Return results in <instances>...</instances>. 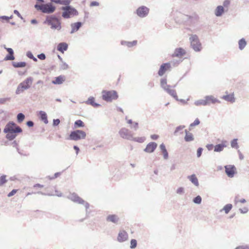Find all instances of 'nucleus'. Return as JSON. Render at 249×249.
Masks as SVG:
<instances>
[{
  "label": "nucleus",
  "mask_w": 249,
  "mask_h": 249,
  "mask_svg": "<svg viewBox=\"0 0 249 249\" xmlns=\"http://www.w3.org/2000/svg\"><path fill=\"white\" fill-rule=\"evenodd\" d=\"M149 12V9L145 6H141L137 8L136 13L140 18L146 17Z\"/></svg>",
  "instance_id": "ddd939ff"
},
{
  "label": "nucleus",
  "mask_w": 249,
  "mask_h": 249,
  "mask_svg": "<svg viewBox=\"0 0 249 249\" xmlns=\"http://www.w3.org/2000/svg\"><path fill=\"white\" fill-rule=\"evenodd\" d=\"M65 80V76L63 75H59L55 78V79L52 81V83L54 85L61 84Z\"/></svg>",
  "instance_id": "bb28decb"
},
{
  "label": "nucleus",
  "mask_w": 249,
  "mask_h": 249,
  "mask_svg": "<svg viewBox=\"0 0 249 249\" xmlns=\"http://www.w3.org/2000/svg\"><path fill=\"white\" fill-rule=\"evenodd\" d=\"M14 13L18 16V17L20 18L21 19H23V18L19 12L17 10H15L14 11Z\"/></svg>",
  "instance_id": "69168bd1"
},
{
  "label": "nucleus",
  "mask_w": 249,
  "mask_h": 249,
  "mask_svg": "<svg viewBox=\"0 0 249 249\" xmlns=\"http://www.w3.org/2000/svg\"><path fill=\"white\" fill-rule=\"evenodd\" d=\"M231 146L232 148H235L236 149H237L238 148V145L237 143V139H234L232 140L231 142Z\"/></svg>",
  "instance_id": "37998d69"
},
{
  "label": "nucleus",
  "mask_w": 249,
  "mask_h": 249,
  "mask_svg": "<svg viewBox=\"0 0 249 249\" xmlns=\"http://www.w3.org/2000/svg\"><path fill=\"white\" fill-rule=\"evenodd\" d=\"M4 48L7 51V52L8 53L6 55V56L4 58V60L7 61V60H14L15 56L14 55V53L13 50L11 48L4 47Z\"/></svg>",
  "instance_id": "6ab92c4d"
},
{
  "label": "nucleus",
  "mask_w": 249,
  "mask_h": 249,
  "mask_svg": "<svg viewBox=\"0 0 249 249\" xmlns=\"http://www.w3.org/2000/svg\"><path fill=\"white\" fill-rule=\"evenodd\" d=\"M38 115L40 120L43 122L45 124H47L48 123L47 115L45 111L42 110L38 111Z\"/></svg>",
  "instance_id": "4be33fe9"
},
{
  "label": "nucleus",
  "mask_w": 249,
  "mask_h": 249,
  "mask_svg": "<svg viewBox=\"0 0 249 249\" xmlns=\"http://www.w3.org/2000/svg\"><path fill=\"white\" fill-rule=\"evenodd\" d=\"M222 99L231 103H234L235 102V98L233 94H230L224 95L222 97Z\"/></svg>",
  "instance_id": "473e14b6"
},
{
  "label": "nucleus",
  "mask_w": 249,
  "mask_h": 249,
  "mask_svg": "<svg viewBox=\"0 0 249 249\" xmlns=\"http://www.w3.org/2000/svg\"><path fill=\"white\" fill-rule=\"evenodd\" d=\"M67 198L75 203L84 205L86 208V211H87L89 207V203L85 202L75 193H71L67 196Z\"/></svg>",
  "instance_id": "9b49d317"
},
{
  "label": "nucleus",
  "mask_w": 249,
  "mask_h": 249,
  "mask_svg": "<svg viewBox=\"0 0 249 249\" xmlns=\"http://www.w3.org/2000/svg\"><path fill=\"white\" fill-rule=\"evenodd\" d=\"M128 235L124 230L120 231L117 237V241L119 242H124L128 240Z\"/></svg>",
  "instance_id": "dca6fc26"
},
{
  "label": "nucleus",
  "mask_w": 249,
  "mask_h": 249,
  "mask_svg": "<svg viewBox=\"0 0 249 249\" xmlns=\"http://www.w3.org/2000/svg\"><path fill=\"white\" fill-rule=\"evenodd\" d=\"M163 155V157L164 160H167L169 158L168 153L167 150L161 152Z\"/></svg>",
  "instance_id": "603ef678"
},
{
  "label": "nucleus",
  "mask_w": 249,
  "mask_h": 249,
  "mask_svg": "<svg viewBox=\"0 0 249 249\" xmlns=\"http://www.w3.org/2000/svg\"><path fill=\"white\" fill-rule=\"evenodd\" d=\"M85 126L84 123L81 120H76L74 122V127L75 128L83 127Z\"/></svg>",
  "instance_id": "4c0bfd02"
},
{
  "label": "nucleus",
  "mask_w": 249,
  "mask_h": 249,
  "mask_svg": "<svg viewBox=\"0 0 249 249\" xmlns=\"http://www.w3.org/2000/svg\"><path fill=\"white\" fill-rule=\"evenodd\" d=\"M157 146L158 144L155 142H150L147 144L144 149V151L149 153H153L157 147Z\"/></svg>",
  "instance_id": "f3484780"
},
{
  "label": "nucleus",
  "mask_w": 249,
  "mask_h": 249,
  "mask_svg": "<svg viewBox=\"0 0 249 249\" xmlns=\"http://www.w3.org/2000/svg\"><path fill=\"white\" fill-rule=\"evenodd\" d=\"M131 126V128L134 129V130H137L139 128V124L137 122H134Z\"/></svg>",
  "instance_id": "3c124183"
},
{
  "label": "nucleus",
  "mask_w": 249,
  "mask_h": 249,
  "mask_svg": "<svg viewBox=\"0 0 249 249\" xmlns=\"http://www.w3.org/2000/svg\"><path fill=\"white\" fill-rule=\"evenodd\" d=\"M121 44L122 45L126 46L128 48H131V47L137 45V41L133 40V41L130 42V41L122 40L121 42Z\"/></svg>",
  "instance_id": "cd10ccee"
},
{
  "label": "nucleus",
  "mask_w": 249,
  "mask_h": 249,
  "mask_svg": "<svg viewBox=\"0 0 249 249\" xmlns=\"http://www.w3.org/2000/svg\"><path fill=\"white\" fill-rule=\"evenodd\" d=\"M185 136L184 137V140L186 142H190L194 140V137L193 134L189 132L187 129L184 131Z\"/></svg>",
  "instance_id": "393cba45"
},
{
  "label": "nucleus",
  "mask_w": 249,
  "mask_h": 249,
  "mask_svg": "<svg viewBox=\"0 0 249 249\" xmlns=\"http://www.w3.org/2000/svg\"><path fill=\"white\" fill-rule=\"evenodd\" d=\"M137 246V241L136 239H132L130 241V248L131 249H135Z\"/></svg>",
  "instance_id": "79ce46f5"
},
{
  "label": "nucleus",
  "mask_w": 249,
  "mask_h": 249,
  "mask_svg": "<svg viewBox=\"0 0 249 249\" xmlns=\"http://www.w3.org/2000/svg\"><path fill=\"white\" fill-rule=\"evenodd\" d=\"M69 68V65L65 62L62 61L60 65V69L63 70H67Z\"/></svg>",
  "instance_id": "49530a36"
},
{
  "label": "nucleus",
  "mask_w": 249,
  "mask_h": 249,
  "mask_svg": "<svg viewBox=\"0 0 249 249\" xmlns=\"http://www.w3.org/2000/svg\"><path fill=\"white\" fill-rule=\"evenodd\" d=\"M188 178L193 183L195 186H198L199 182L198 179L195 174L189 176Z\"/></svg>",
  "instance_id": "2f4dec72"
},
{
  "label": "nucleus",
  "mask_w": 249,
  "mask_h": 249,
  "mask_svg": "<svg viewBox=\"0 0 249 249\" xmlns=\"http://www.w3.org/2000/svg\"><path fill=\"white\" fill-rule=\"evenodd\" d=\"M239 210L241 213L243 214L247 213L249 211L248 208L247 207H244L243 209H239Z\"/></svg>",
  "instance_id": "4d7b16f0"
},
{
  "label": "nucleus",
  "mask_w": 249,
  "mask_h": 249,
  "mask_svg": "<svg viewBox=\"0 0 249 249\" xmlns=\"http://www.w3.org/2000/svg\"><path fill=\"white\" fill-rule=\"evenodd\" d=\"M185 51L182 48H177L175 50L172 56L173 57H181L185 54Z\"/></svg>",
  "instance_id": "412c9836"
},
{
  "label": "nucleus",
  "mask_w": 249,
  "mask_h": 249,
  "mask_svg": "<svg viewBox=\"0 0 249 249\" xmlns=\"http://www.w3.org/2000/svg\"><path fill=\"white\" fill-rule=\"evenodd\" d=\"M181 18L182 22L186 25L195 26L199 20V17L197 14L194 13L190 15H181Z\"/></svg>",
  "instance_id": "39448f33"
},
{
  "label": "nucleus",
  "mask_w": 249,
  "mask_h": 249,
  "mask_svg": "<svg viewBox=\"0 0 249 249\" xmlns=\"http://www.w3.org/2000/svg\"><path fill=\"white\" fill-rule=\"evenodd\" d=\"M227 146L224 143L217 144L214 147V151L216 152H220L222 151L225 147Z\"/></svg>",
  "instance_id": "c756f323"
},
{
  "label": "nucleus",
  "mask_w": 249,
  "mask_h": 249,
  "mask_svg": "<svg viewBox=\"0 0 249 249\" xmlns=\"http://www.w3.org/2000/svg\"><path fill=\"white\" fill-rule=\"evenodd\" d=\"M60 121L59 119H56L53 120V125L54 126H56L58 125V124H60Z\"/></svg>",
  "instance_id": "6e6d98bb"
},
{
  "label": "nucleus",
  "mask_w": 249,
  "mask_h": 249,
  "mask_svg": "<svg viewBox=\"0 0 249 249\" xmlns=\"http://www.w3.org/2000/svg\"><path fill=\"white\" fill-rule=\"evenodd\" d=\"M119 220L118 216L115 214L108 215L107 217V221L111 222L113 223L117 224Z\"/></svg>",
  "instance_id": "a878e982"
},
{
  "label": "nucleus",
  "mask_w": 249,
  "mask_h": 249,
  "mask_svg": "<svg viewBox=\"0 0 249 249\" xmlns=\"http://www.w3.org/2000/svg\"><path fill=\"white\" fill-rule=\"evenodd\" d=\"M225 172L229 178H232L235 173L236 168L233 165H228L225 166Z\"/></svg>",
  "instance_id": "2eb2a0df"
},
{
  "label": "nucleus",
  "mask_w": 249,
  "mask_h": 249,
  "mask_svg": "<svg viewBox=\"0 0 249 249\" xmlns=\"http://www.w3.org/2000/svg\"><path fill=\"white\" fill-rule=\"evenodd\" d=\"M102 94L103 100L107 102H111L112 100H116L118 98L117 92L114 90H103L102 91Z\"/></svg>",
  "instance_id": "6e6552de"
},
{
  "label": "nucleus",
  "mask_w": 249,
  "mask_h": 249,
  "mask_svg": "<svg viewBox=\"0 0 249 249\" xmlns=\"http://www.w3.org/2000/svg\"><path fill=\"white\" fill-rule=\"evenodd\" d=\"M239 49L240 50H243L247 45V42L245 38H242L238 41Z\"/></svg>",
  "instance_id": "f704fd0d"
},
{
  "label": "nucleus",
  "mask_w": 249,
  "mask_h": 249,
  "mask_svg": "<svg viewBox=\"0 0 249 249\" xmlns=\"http://www.w3.org/2000/svg\"><path fill=\"white\" fill-rule=\"evenodd\" d=\"M99 5V3L96 1H91L90 3V6H97Z\"/></svg>",
  "instance_id": "bf43d9fd"
},
{
  "label": "nucleus",
  "mask_w": 249,
  "mask_h": 249,
  "mask_svg": "<svg viewBox=\"0 0 249 249\" xmlns=\"http://www.w3.org/2000/svg\"><path fill=\"white\" fill-rule=\"evenodd\" d=\"M224 9L222 6L219 5L218 6L215 10L214 14L216 17H220L224 13Z\"/></svg>",
  "instance_id": "7c9ffc66"
},
{
  "label": "nucleus",
  "mask_w": 249,
  "mask_h": 249,
  "mask_svg": "<svg viewBox=\"0 0 249 249\" xmlns=\"http://www.w3.org/2000/svg\"><path fill=\"white\" fill-rule=\"evenodd\" d=\"M86 137V133L81 130H75L71 131L69 135V139L72 141H78L84 139Z\"/></svg>",
  "instance_id": "9d476101"
},
{
  "label": "nucleus",
  "mask_w": 249,
  "mask_h": 249,
  "mask_svg": "<svg viewBox=\"0 0 249 249\" xmlns=\"http://www.w3.org/2000/svg\"><path fill=\"white\" fill-rule=\"evenodd\" d=\"M235 249H249V244L239 246Z\"/></svg>",
  "instance_id": "de8ad7c7"
},
{
  "label": "nucleus",
  "mask_w": 249,
  "mask_h": 249,
  "mask_svg": "<svg viewBox=\"0 0 249 249\" xmlns=\"http://www.w3.org/2000/svg\"><path fill=\"white\" fill-rule=\"evenodd\" d=\"M159 137V136L156 134H153L150 136V138L151 139L154 140H157Z\"/></svg>",
  "instance_id": "774afa93"
},
{
  "label": "nucleus",
  "mask_w": 249,
  "mask_h": 249,
  "mask_svg": "<svg viewBox=\"0 0 249 249\" xmlns=\"http://www.w3.org/2000/svg\"><path fill=\"white\" fill-rule=\"evenodd\" d=\"M160 148L161 152L166 150L165 145L163 143H162L161 144H160Z\"/></svg>",
  "instance_id": "e2e57ef3"
},
{
  "label": "nucleus",
  "mask_w": 249,
  "mask_h": 249,
  "mask_svg": "<svg viewBox=\"0 0 249 249\" xmlns=\"http://www.w3.org/2000/svg\"><path fill=\"white\" fill-rule=\"evenodd\" d=\"M35 8L37 10L44 14H51L53 13L56 9V6L51 2L36 3Z\"/></svg>",
  "instance_id": "7ed1b4c3"
},
{
  "label": "nucleus",
  "mask_w": 249,
  "mask_h": 249,
  "mask_svg": "<svg viewBox=\"0 0 249 249\" xmlns=\"http://www.w3.org/2000/svg\"><path fill=\"white\" fill-rule=\"evenodd\" d=\"M25 115L22 113H19L17 116V121L19 123L22 122L25 119Z\"/></svg>",
  "instance_id": "58836bf2"
},
{
  "label": "nucleus",
  "mask_w": 249,
  "mask_h": 249,
  "mask_svg": "<svg viewBox=\"0 0 249 249\" xmlns=\"http://www.w3.org/2000/svg\"><path fill=\"white\" fill-rule=\"evenodd\" d=\"M160 87L168 93L170 96L173 97L176 100H178L176 91L175 89H171V88H174L176 87V85L171 86L167 83V79L165 77L162 78L160 80Z\"/></svg>",
  "instance_id": "20e7f679"
},
{
  "label": "nucleus",
  "mask_w": 249,
  "mask_h": 249,
  "mask_svg": "<svg viewBox=\"0 0 249 249\" xmlns=\"http://www.w3.org/2000/svg\"><path fill=\"white\" fill-rule=\"evenodd\" d=\"M85 103L87 105H90L94 107H98L101 105L95 102V98L92 96L89 97L88 100L85 101Z\"/></svg>",
  "instance_id": "5701e85b"
},
{
  "label": "nucleus",
  "mask_w": 249,
  "mask_h": 249,
  "mask_svg": "<svg viewBox=\"0 0 249 249\" xmlns=\"http://www.w3.org/2000/svg\"><path fill=\"white\" fill-rule=\"evenodd\" d=\"M37 58L40 60H44L46 58V55L44 53H41L37 55Z\"/></svg>",
  "instance_id": "5fc2aeb1"
},
{
  "label": "nucleus",
  "mask_w": 249,
  "mask_h": 249,
  "mask_svg": "<svg viewBox=\"0 0 249 249\" xmlns=\"http://www.w3.org/2000/svg\"><path fill=\"white\" fill-rule=\"evenodd\" d=\"M33 81V78L32 77H27L18 85L16 90V93L19 94L23 92L24 90L29 89L32 85Z\"/></svg>",
  "instance_id": "423d86ee"
},
{
  "label": "nucleus",
  "mask_w": 249,
  "mask_h": 249,
  "mask_svg": "<svg viewBox=\"0 0 249 249\" xmlns=\"http://www.w3.org/2000/svg\"><path fill=\"white\" fill-rule=\"evenodd\" d=\"M203 149L202 147H199L197 150V157L199 158L201 155L203 151Z\"/></svg>",
  "instance_id": "864d4df0"
},
{
  "label": "nucleus",
  "mask_w": 249,
  "mask_h": 249,
  "mask_svg": "<svg viewBox=\"0 0 249 249\" xmlns=\"http://www.w3.org/2000/svg\"><path fill=\"white\" fill-rule=\"evenodd\" d=\"M176 193L178 194L182 195L184 193V189L183 187H180L177 189Z\"/></svg>",
  "instance_id": "09e8293b"
},
{
  "label": "nucleus",
  "mask_w": 249,
  "mask_h": 249,
  "mask_svg": "<svg viewBox=\"0 0 249 249\" xmlns=\"http://www.w3.org/2000/svg\"><path fill=\"white\" fill-rule=\"evenodd\" d=\"M71 1V0H61V4L65 5V6H71L70 4Z\"/></svg>",
  "instance_id": "a18cd8bd"
},
{
  "label": "nucleus",
  "mask_w": 249,
  "mask_h": 249,
  "mask_svg": "<svg viewBox=\"0 0 249 249\" xmlns=\"http://www.w3.org/2000/svg\"><path fill=\"white\" fill-rule=\"evenodd\" d=\"M192 48L196 52H200L202 49L201 44L198 37L196 35H192L189 38Z\"/></svg>",
  "instance_id": "1a4fd4ad"
},
{
  "label": "nucleus",
  "mask_w": 249,
  "mask_h": 249,
  "mask_svg": "<svg viewBox=\"0 0 249 249\" xmlns=\"http://www.w3.org/2000/svg\"><path fill=\"white\" fill-rule=\"evenodd\" d=\"M213 147L214 146L213 144H208L206 145V147L209 151L212 150Z\"/></svg>",
  "instance_id": "338daca9"
},
{
  "label": "nucleus",
  "mask_w": 249,
  "mask_h": 249,
  "mask_svg": "<svg viewBox=\"0 0 249 249\" xmlns=\"http://www.w3.org/2000/svg\"><path fill=\"white\" fill-rule=\"evenodd\" d=\"M26 125L29 127H33L34 125V123L32 121H28L26 122Z\"/></svg>",
  "instance_id": "052dcab7"
},
{
  "label": "nucleus",
  "mask_w": 249,
  "mask_h": 249,
  "mask_svg": "<svg viewBox=\"0 0 249 249\" xmlns=\"http://www.w3.org/2000/svg\"><path fill=\"white\" fill-rule=\"evenodd\" d=\"M232 208V205L231 204H226L221 210L220 211H224L225 213L227 214L231 210Z\"/></svg>",
  "instance_id": "e433bc0d"
},
{
  "label": "nucleus",
  "mask_w": 249,
  "mask_h": 249,
  "mask_svg": "<svg viewBox=\"0 0 249 249\" xmlns=\"http://www.w3.org/2000/svg\"><path fill=\"white\" fill-rule=\"evenodd\" d=\"M82 23L80 21H78L73 23H71V31L70 33L71 34H73L74 33L78 31L79 29L82 27Z\"/></svg>",
  "instance_id": "aec40b11"
},
{
  "label": "nucleus",
  "mask_w": 249,
  "mask_h": 249,
  "mask_svg": "<svg viewBox=\"0 0 249 249\" xmlns=\"http://www.w3.org/2000/svg\"><path fill=\"white\" fill-rule=\"evenodd\" d=\"M6 177L5 175H2L0 177V186L3 185L7 181Z\"/></svg>",
  "instance_id": "c03bdc74"
},
{
  "label": "nucleus",
  "mask_w": 249,
  "mask_h": 249,
  "mask_svg": "<svg viewBox=\"0 0 249 249\" xmlns=\"http://www.w3.org/2000/svg\"><path fill=\"white\" fill-rule=\"evenodd\" d=\"M22 132V128L13 121L9 122L5 126L3 132L6 134L5 138L8 141H13L18 135V134Z\"/></svg>",
  "instance_id": "f257e3e1"
},
{
  "label": "nucleus",
  "mask_w": 249,
  "mask_h": 249,
  "mask_svg": "<svg viewBox=\"0 0 249 249\" xmlns=\"http://www.w3.org/2000/svg\"><path fill=\"white\" fill-rule=\"evenodd\" d=\"M17 192V190L13 189L7 195L8 197H11L14 196Z\"/></svg>",
  "instance_id": "13d9d810"
},
{
  "label": "nucleus",
  "mask_w": 249,
  "mask_h": 249,
  "mask_svg": "<svg viewBox=\"0 0 249 249\" xmlns=\"http://www.w3.org/2000/svg\"><path fill=\"white\" fill-rule=\"evenodd\" d=\"M195 105L196 106H207V102L206 101V99L204 98V99L198 100L196 101L194 103Z\"/></svg>",
  "instance_id": "c9c22d12"
},
{
  "label": "nucleus",
  "mask_w": 249,
  "mask_h": 249,
  "mask_svg": "<svg viewBox=\"0 0 249 249\" xmlns=\"http://www.w3.org/2000/svg\"><path fill=\"white\" fill-rule=\"evenodd\" d=\"M26 56L30 59H32L34 56L31 51H28L26 53Z\"/></svg>",
  "instance_id": "680f3d73"
},
{
  "label": "nucleus",
  "mask_w": 249,
  "mask_h": 249,
  "mask_svg": "<svg viewBox=\"0 0 249 249\" xmlns=\"http://www.w3.org/2000/svg\"><path fill=\"white\" fill-rule=\"evenodd\" d=\"M171 68V65L170 63L167 62L162 64L158 72V74L160 76H162L166 71H170Z\"/></svg>",
  "instance_id": "4468645a"
},
{
  "label": "nucleus",
  "mask_w": 249,
  "mask_h": 249,
  "mask_svg": "<svg viewBox=\"0 0 249 249\" xmlns=\"http://www.w3.org/2000/svg\"><path fill=\"white\" fill-rule=\"evenodd\" d=\"M200 124V121L198 118H196L195 121L190 124V127H193L194 126Z\"/></svg>",
  "instance_id": "8fccbe9b"
},
{
  "label": "nucleus",
  "mask_w": 249,
  "mask_h": 249,
  "mask_svg": "<svg viewBox=\"0 0 249 249\" xmlns=\"http://www.w3.org/2000/svg\"><path fill=\"white\" fill-rule=\"evenodd\" d=\"M204 98L207 102V106L210 105L211 104L220 103V101L213 95L206 96L204 97Z\"/></svg>",
  "instance_id": "a211bd4d"
},
{
  "label": "nucleus",
  "mask_w": 249,
  "mask_h": 249,
  "mask_svg": "<svg viewBox=\"0 0 249 249\" xmlns=\"http://www.w3.org/2000/svg\"><path fill=\"white\" fill-rule=\"evenodd\" d=\"M202 201V198L200 196H197L194 197L193 199V202L197 204H200Z\"/></svg>",
  "instance_id": "a19ab883"
},
{
  "label": "nucleus",
  "mask_w": 249,
  "mask_h": 249,
  "mask_svg": "<svg viewBox=\"0 0 249 249\" xmlns=\"http://www.w3.org/2000/svg\"><path fill=\"white\" fill-rule=\"evenodd\" d=\"M61 9L63 11L62 17L64 18H69L71 16H77L78 12L71 6H62Z\"/></svg>",
  "instance_id": "0eeeda50"
},
{
  "label": "nucleus",
  "mask_w": 249,
  "mask_h": 249,
  "mask_svg": "<svg viewBox=\"0 0 249 249\" xmlns=\"http://www.w3.org/2000/svg\"><path fill=\"white\" fill-rule=\"evenodd\" d=\"M185 127V126L184 125H181L177 126L174 132V135L178 136L179 134H183V129Z\"/></svg>",
  "instance_id": "c85d7f7f"
},
{
  "label": "nucleus",
  "mask_w": 249,
  "mask_h": 249,
  "mask_svg": "<svg viewBox=\"0 0 249 249\" xmlns=\"http://www.w3.org/2000/svg\"><path fill=\"white\" fill-rule=\"evenodd\" d=\"M119 133L120 136L124 139L132 141L133 139V134L131 131L126 128H121Z\"/></svg>",
  "instance_id": "f8f14e48"
},
{
  "label": "nucleus",
  "mask_w": 249,
  "mask_h": 249,
  "mask_svg": "<svg viewBox=\"0 0 249 249\" xmlns=\"http://www.w3.org/2000/svg\"><path fill=\"white\" fill-rule=\"evenodd\" d=\"M9 99L8 98H0V104H4Z\"/></svg>",
  "instance_id": "0e129e2a"
},
{
  "label": "nucleus",
  "mask_w": 249,
  "mask_h": 249,
  "mask_svg": "<svg viewBox=\"0 0 249 249\" xmlns=\"http://www.w3.org/2000/svg\"><path fill=\"white\" fill-rule=\"evenodd\" d=\"M145 139H146V138L144 137H135V138H134L133 137V139L132 140V141L136 142H138L139 143H142L145 141Z\"/></svg>",
  "instance_id": "ea45409f"
},
{
  "label": "nucleus",
  "mask_w": 249,
  "mask_h": 249,
  "mask_svg": "<svg viewBox=\"0 0 249 249\" xmlns=\"http://www.w3.org/2000/svg\"><path fill=\"white\" fill-rule=\"evenodd\" d=\"M43 23L50 26V28L52 30L59 31L62 28L61 18L56 17L55 15L47 16Z\"/></svg>",
  "instance_id": "f03ea898"
},
{
  "label": "nucleus",
  "mask_w": 249,
  "mask_h": 249,
  "mask_svg": "<svg viewBox=\"0 0 249 249\" xmlns=\"http://www.w3.org/2000/svg\"><path fill=\"white\" fill-rule=\"evenodd\" d=\"M27 65V63L25 62H12V66L16 68H23L26 67Z\"/></svg>",
  "instance_id": "72a5a7b5"
},
{
  "label": "nucleus",
  "mask_w": 249,
  "mask_h": 249,
  "mask_svg": "<svg viewBox=\"0 0 249 249\" xmlns=\"http://www.w3.org/2000/svg\"><path fill=\"white\" fill-rule=\"evenodd\" d=\"M68 49V45L66 42L59 43L57 46V50L62 53H64Z\"/></svg>",
  "instance_id": "b1692460"
}]
</instances>
